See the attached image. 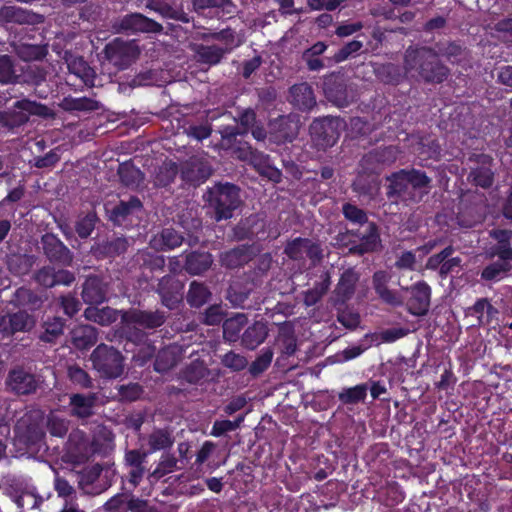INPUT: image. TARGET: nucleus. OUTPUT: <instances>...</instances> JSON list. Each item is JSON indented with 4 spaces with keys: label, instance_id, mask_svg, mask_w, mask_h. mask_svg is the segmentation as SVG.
Returning a JSON list of instances; mask_svg holds the SVG:
<instances>
[{
    "label": "nucleus",
    "instance_id": "nucleus-1",
    "mask_svg": "<svg viewBox=\"0 0 512 512\" xmlns=\"http://www.w3.org/2000/svg\"><path fill=\"white\" fill-rule=\"evenodd\" d=\"M342 214L352 224L360 226L367 224L364 233L358 229L347 231L348 234L359 238V242H350L348 252L351 255L363 256L378 251L381 246L379 227L375 222L369 221L366 211L355 204L346 202L342 205Z\"/></svg>",
    "mask_w": 512,
    "mask_h": 512
},
{
    "label": "nucleus",
    "instance_id": "nucleus-2",
    "mask_svg": "<svg viewBox=\"0 0 512 512\" xmlns=\"http://www.w3.org/2000/svg\"><path fill=\"white\" fill-rule=\"evenodd\" d=\"M432 47H408L404 55L407 70H416L420 78L429 84H441L450 75V69L434 54Z\"/></svg>",
    "mask_w": 512,
    "mask_h": 512
},
{
    "label": "nucleus",
    "instance_id": "nucleus-3",
    "mask_svg": "<svg viewBox=\"0 0 512 512\" xmlns=\"http://www.w3.org/2000/svg\"><path fill=\"white\" fill-rule=\"evenodd\" d=\"M239 188L232 183H217L208 188L204 199L214 211L216 221L228 220L240 205Z\"/></svg>",
    "mask_w": 512,
    "mask_h": 512
},
{
    "label": "nucleus",
    "instance_id": "nucleus-4",
    "mask_svg": "<svg viewBox=\"0 0 512 512\" xmlns=\"http://www.w3.org/2000/svg\"><path fill=\"white\" fill-rule=\"evenodd\" d=\"M31 115L47 119L53 118L55 113L42 103L24 98L14 102L7 110L0 111V125L13 130L26 124Z\"/></svg>",
    "mask_w": 512,
    "mask_h": 512
},
{
    "label": "nucleus",
    "instance_id": "nucleus-5",
    "mask_svg": "<svg viewBox=\"0 0 512 512\" xmlns=\"http://www.w3.org/2000/svg\"><path fill=\"white\" fill-rule=\"evenodd\" d=\"M93 368L102 378L115 379L124 372V357L119 350L107 344L98 345L91 354Z\"/></svg>",
    "mask_w": 512,
    "mask_h": 512
},
{
    "label": "nucleus",
    "instance_id": "nucleus-6",
    "mask_svg": "<svg viewBox=\"0 0 512 512\" xmlns=\"http://www.w3.org/2000/svg\"><path fill=\"white\" fill-rule=\"evenodd\" d=\"M343 121L339 117L316 118L310 125L312 140L319 149L326 150L336 144L340 137Z\"/></svg>",
    "mask_w": 512,
    "mask_h": 512
},
{
    "label": "nucleus",
    "instance_id": "nucleus-7",
    "mask_svg": "<svg viewBox=\"0 0 512 512\" xmlns=\"http://www.w3.org/2000/svg\"><path fill=\"white\" fill-rule=\"evenodd\" d=\"M269 224L260 214H251L241 219L232 229L233 237L237 241L276 239L278 232L271 234Z\"/></svg>",
    "mask_w": 512,
    "mask_h": 512
},
{
    "label": "nucleus",
    "instance_id": "nucleus-8",
    "mask_svg": "<svg viewBox=\"0 0 512 512\" xmlns=\"http://www.w3.org/2000/svg\"><path fill=\"white\" fill-rule=\"evenodd\" d=\"M104 54L109 63L124 70L139 57L140 51L135 43L116 38L105 46Z\"/></svg>",
    "mask_w": 512,
    "mask_h": 512
},
{
    "label": "nucleus",
    "instance_id": "nucleus-9",
    "mask_svg": "<svg viewBox=\"0 0 512 512\" xmlns=\"http://www.w3.org/2000/svg\"><path fill=\"white\" fill-rule=\"evenodd\" d=\"M299 133V120L293 114L279 115L268 122V139L277 145L292 142Z\"/></svg>",
    "mask_w": 512,
    "mask_h": 512
},
{
    "label": "nucleus",
    "instance_id": "nucleus-10",
    "mask_svg": "<svg viewBox=\"0 0 512 512\" xmlns=\"http://www.w3.org/2000/svg\"><path fill=\"white\" fill-rule=\"evenodd\" d=\"M7 389L17 396H28L36 393L39 388V378L24 367L17 366L8 372Z\"/></svg>",
    "mask_w": 512,
    "mask_h": 512
},
{
    "label": "nucleus",
    "instance_id": "nucleus-11",
    "mask_svg": "<svg viewBox=\"0 0 512 512\" xmlns=\"http://www.w3.org/2000/svg\"><path fill=\"white\" fill-rule=\"evenodd\" d=\"M397 157L398 149L396 146L377 147L363 155L360 160V167L366 173L380 174L386 166L393 164Z\"/></svg>",
    "mask_w": 512,
    "mask_h": 512
},
{
    "label": "nucleus",
    "instance_id": "nucleus-12",
    "mask_svg": "<svg viewBox=\"0 0 512 512\" xmlns=\"http://www.w3.org/2000/svg\"><path fill=\"white\" fill-rule=\"evenodd\" d=\"M179 173L181 180L185 184L197 187L212 175V168L204 158L191 156L181 162Z\"/></svg>",
    "mask_w": 512,
    "mask_h": 512
},
{
    "label": "nucleus",
    "instance_id": "nucleus-13",
    "mask_svg": "<svg viewBox=\"0 0 512 512\" xmlns=\"http://www.w3.org/2000/svg\"><path fill=\"white\" fill-rule=\"evenodd\" d=\"M43 254L50 263L69 267L73 263V252L53 233H45L41 236Z\"/></svg>",
    "mask_w": 512,
    "mask_h": 512
},
{
    "label": "nucleus",
    "instance_id": "nucleus-14",
    "mask_svg": "<svg viewBox=\"0 0 512 512\" xmlns=\"http://www.w3.org/2000/svg\"><path fill=\"white\" fill-rule=\"evenodd\" d=\"M36 324L35 317L26 310L0 315V334L2 338H10L16 333L29 332Z\"/></svg>",
    "mask_w": 512,
    "mask_h": 512
},
{
    "label": "nucleus",
    "instance_id": "nucleus-15",
    "mask_svg": "<svg viewBox=\"0 0 512 512\" xmlns=\"http://www.w3.org/2000/svg\"><path fill=\"white\" fill-rule=\"evenodd\" d=\"M116 27L119 32L126 34H139V33H160L163 27L155 20L146 17L141 13H130L121 17Z\"/></svg>",
    "mask_w": 512,
    "mask_h": 512
},
{
    "label": "nucleus",
    "instance_id": "nucleus-16",
    "mask_svg": "<svg viewBox=\"0 0 512 512\" xmlns=\"http://www.w3.org/2000/svg\"><path fill=\"white\" fill-rule=\"evenodd\" d=\"M184 284L172 275L163 276L155 289L161 303L169 310H175L183 299Z\"/></svg>",
    "mask_w": 512,
    "mask_h": 512
},
{
    "label": "nucleus",
    "instance_id": "nucleus-17",
    "mask_svg": "<svg viewBox=\"0 0 512 512\" xmlns=\"http://www.w3.org/2000/svg\"><path fill=\"white\" fill-rule=\"evenodd\" d=\"M184 242L189 246H195L199 243V237L194 234H188L187 238H185L174 228L168 227L163 228L159 233L154 235L150 244L158 251H170L180 247Z\"/></svg>",
    "mask_w": 512,
    "mask_h": 512
},
{
    "label": "nucleus",
    "instance_id": "nucleus-18",
    "mask_svg": "<svg viewBox=\"0 0 512 512\" xmlns=\"http://www.w3.org/2000/svg\"><path fill=\"white\" fill-rule=\"evenodd\" d=\"M323 92L325 97L337 107H347L350 104V97L347 88V81L342 74L331 73L324 77Z\"/></svg>",
    "mask_w": 512,
    "mask_h": 512
},
{
    "label": "nucleus",
    "instance_id": "nucleus-19",
    "mask_svg": "<svg viewBox=\"0 0 512 512\" xmlns=\"http://www.w3.org/2000/svg\"><path fill=\"white\" fill-rule=\"evenodd\" d=\"M108 220L116 226H126V222L143 210V203L138 196H129L127 200L121 199L112 208L106 207Z\"/></svg>",
    "mask_w": 512,
    "mask_h": 512
},
{
    "label": "nucleus",
    "instance_id": "nucleus-20",
    "mask_svg": "<svg viewBox=\"0 0 512 512\" xmlns=\"http://www.w3.org/2000/svg\"><path fill=\"white\" fill-rule=\"evenodd\" d=\"M149 452L140 449H128L124 454V466L127 469L126 480L132 487L142 481L146 473V463Z\"/></svg>",
    "mask_w": 512,
    "mask_h": 512
},
{
    "label": "nucleus",
    "instance_id": "nucleus-21",
    "mask_svg": "<svg viewBox=\"0 0 512 512\" xmlns=\"http://www.w3.org/2000/svg\"><path fill=\"white\" fill-rule=\"evenodd\" d=\"M359 279L360 273L353 267H349L341 273L333 291V302L335 306H343L353 298Z\"/></svg>",
    "mask_w": 512,
    "mask_h": 512
},
{
    "label": "nucleus",
    "instance_id": "nucleus-22",
    "mask_svg": "<svg viewBox=\"0 0 512 512\" xmlns=\"http://www.w3.org/2000/svg\"><path fill=\"white\" fill-rule=\"evenodd\" d=\"M0 22L5 24L38 25L44 22V16L18 6L5 5L0 8Z\"/></svg>",
    "mask_w": 512,
    "mask_h": 512
},
{
    "label": "nucleus",
    "instance_id": "nucleus-23",
    "mask_svg": "<svg viewBox=\"0 0 512 512\" xmlns=\"http://www.w3.org/2000/svg\"><path fill=\"white\" fill-rule=\"evenodd\" d=\"M406 174V169H400L387 177L389 184L387 186L386 195L389 199L397 200L400 198L419 202L422 196L418 198L415 197Z\"/></svg>",
    "mask_w": 512,
    "mask_h": 512
},
{
    "label": "nucleus",
    "instance_id": "nucleus-24",
    "mask_svg": "<svg viewBox=\"0 0 512 512\" xmlns=\"http://www.w3.org/2000/svg\"><path fill=\"white\" fill-rule=\"evenodd\" d=\"M66 452L75 463L88 460L91 455V447L87 434L79 429L71 431L66 442Z\"/></svg>",
    "mask_w": 512,
    "mask_h": 512
},
{
    "label": "nucleus",
    "instance_id": "nucleus-25",
    "mask_svg": "<svg viewBox=\"0 0 512 512\" xmlns=\"http://www.w3.org/2000/svg\"><path fill=\"white\" fill-rule=\"evenodd\" d=\"M431 287L425 281L411 286V297L407 302L408 311L414 316H424L430 307Z\"/></svg>",
    "mask_w": 512,
    "mask_h": 512
},
{
    "label": "nucleus",
    "instance_id": "nucleus-26",
    "mask_svg": "<svg viewBox=\"0 0 512 512\" xmlns=\"http://www.w3.org/2000/svg\"><path fill=\"white\" fill-rule=\"evenodd\" d=\"M492 157L486 154L476 155V162L479 166L471 168L468 174V180L475 186L487 189L494 182V172L492 171Z\"/></svg>",
    "mask_w": 512,
    "mask_h": 512
},
{
    "label": "nucleus",
    "instance_id": "nucleus-27",
    "mask_svg": "<svg viewBox=\"0 0 512 512\" xmlns=\"http://www.w3.org/2000/svg\"><path fill=\"white\" fill-rule=\"evenodd\" d=\"M390 280L391 275L387 271H375L372 276L373 289L384 303L391 306H400L402 304L400 295L388 287Z\"/></svg>",
    "mask_w": 512,
    "mask_h": 512
},
{
    "label": "nucleus",
    "instance_id": "nucleus-28",
    "mask_svg": "<svg viewBox=\"0 0 512 512\" xmlns=\"http://www.w3.org/2000/svg\"><path fill=\"white\" fill-rule=\"evenodd\" d=\"M254 256L255 251L253 245L242 244L223 252L220 256V261L224 267L236 269L249 263Z\"/></svg>",
    "mask_w": 512,
    "mask_h": 512
},
{
    "label": "nucleus",
    "instance_id": "nucleus-29",
    "mask_svg": "<svg viewBox=\"0 0 512 512\" xmlns=\"http://www.w3.org/2000/svg\"><path fill=\"white\" fill-rule=\"evenodd\" d=\"M107 286L97 275L88 276L83 285L81 296L85 303L99 305L106 301Z\"/></svg>",
    "mask_w": 512,
    "mask_h": 512
},
{
    "label": "nucleus",
    "instance_id": "nucleus-30",
    "mask_svg": "<svg viewBox=\"0 0 512 512\" xmlns=\"http://www.w3.org/2000/svg\"><path fill=\"white\" fill-rule=\"evenodd\" d=\"M166 317L165 312L160 310H133L125 316V320L145 329H156L165 323Z\"/></svg>",
    "mask_w": 512,
    "mask_h": 512
},
{
    "label": "nucleus",
    "instance_id": "nucleus-31",
    "mask_svg": "<svg viewBox=\"0 0 512 512\" xmlns=\"http://www.w3.org/2000/svg\"><path fill=\"white\" fill-rule=\"evenodd\" d=\"M129 243L126 237H112L95 243L92 247L94 255L101 258H115L128 250Z\"/></svg>",
    "mask_w": 512,
    "mask_h": 512
},
{
    "label": "nucleus",
    "instance_id": "nucleus-32",
    "mask_svg": "<svg viewBox=\"0 0 512 512\" xmlns=\"http://www.w3.org/2000/svg\"><path fill=\"white\" fill-rule=\"evenodd\" d=\"M289 92L290 103L302 112L310 111L316 105L314 91L306 82L293 85Z\"/></svg>",
    "mask_w": 512,
    "mask_h": 512
},
{
    "label": "nucleus",
    "instance_id": "nucleus-33",
    "mask_svg": "<svg viewBox=\"0 0 512 512\" xmlns=\"http://www.w3.org/2000/svg\"><path fill=\"white\" fill-rule=\"evenodd\" d=\"M14 52L23 61L42 60L48 54L47 44L35 42V44H26V37H20L12 43Z\"/></svg>",
    "mask_w": 512,
    "mask_h": 512
},
{
    "label": "nucleus",
    "instance_id": "nucleus-34",
    "mask_svg": "<svg viewBox=\"0 0 512 512\" xmlns=\"http://www.w3.org/2000/svg\"><path fill=\"white\" fill-rule=\"evenodd\" d=\"M97 395L95 393L80 394L75 393L70 396L69 405L71 414L78 418H89L93 415V409L96 405Z\"/></svg>",
    "mask_w": 512,
    "mask_h": 512
},
{
    "label": "nucleus",
    "instance_id": "nucleus-35",
    "mask_svg": "<svg viewBox=\"0 0 512 512\" xmlns=\"http://www.w3.org/2000/svg\"><path fill=\"white\" fill-rule=\"evenodd\" d=\"M181 359V349L177 345H169L155 354L154 370L165 373L171 370Z\"/></svg>",
    "mask_w": 512,
    "mask_h": 512
},
{
    "label": "nucleus",
    "instance_id": "nucleus-36",
    "mask_svg": "<svg viewBox=\"0 0 512 512\" xmlns=\"http://www.w3.org/2000/svg\"><path fill=\"white\" fill-rule=\"evenodd\" d=\"M213 258L209 252L192 251L185 257L184 270L190 275H200L212 265Z\"/></svg>",
    "mask_w": 512,
    "mask_h": 512
},
{
    "label": "nucleus",
    "instance_id": "nucleus-37",
    "mask_svg": "<svg viewBox=\"0 0 512 512\" xmlns=\"http://www.w3.org/2000/svg\"><path fill=\"white\" fill-rule=\"evenodd\" d=\"M37 257L33 254L10 253L6 257L7 269L15 276L27 275L35 265Z\"/></svg>",
    "mask_w": 512,
    "mask_h": 512
},
{
    "label": "nucleus",
    "instance_id": "nucleus-38",
    "mask_svg": "<svg viewBox=\"0 0 512 512\" xmlns=\"http://www.w3.org/2000/svg\"><path fill=\"white\" fill-rule=\"evenodd\" d=\"M59 108L68 113L94 112L100 108V103L89 97L65 96L58 104Z\"/></svg>",
    "mask_w": 512,
    "mask_h": 512
},
{
    "label": "nucleus",
    "instance_id": "nucleus-39",
    "mask_svg": "<svg viewBox=\"0 0 512 512\" xmlns=\"http://www.w3.org/2000/svg\"><path fill=\"white\" fill-rule=\"evenodd\" d=\"M147 7L158 13L163 19L174 20L182 23L190 21L189 15L180 6L172 5L164 1H153Z\"/></svg>",
    "mask_w": 512,
    "mask_h": 512
},
{
    "label": "nucleus",
    "instance_id": "nucleus-40",
    "mask_svg": "<svg viewBox=\"0 0 512 512\" xmlns=\"http://www.w3.org/2000/svg\"><path fill=\"white\" fill-rule=\"evenodd\" d=\"M267 335V326L263 322L256 321L244 331L241 342L245 348L253 350L265 341Z\"/></svg>",
    "mask_w": 512,
    "mask_h": 512
},
{
    "label": "nucleus",
    "instance_id": "nucleus-41",
    "mask_svg": "<svg viewBox=\"0 0 512 512\" xmlns=\"http://www.w3.org/2000/svg\"><path fill=\"white\" fill-rule=\"evenodd\" d=\"M438 58L443 57L451 64H458L464 52V48L456 41H438L432 47Z\"/></svg>",
    "mask_w": 512,
    "mask_h": 512
},
{
    "label": "nucleus",
    "instance_id": "nucleus-42",
    "mask_svg": "<svg viewBox=\"0 0 512 512\" xmlns=\"http://www.w3.org/2000/svg\"><path fill=\"white\" fill-rule=\"evenodd\" d=\"M195 53L197 56V61L200 64H205L208 66H215L221 63L224 56L227 53V50L222 49V47L218 45H204L200 44L195 49Z\"/></svg>",
    "mask_w": 512,
    "mask_h": 512
},
{
    "label": "nucleus",
    "instance_id": "nucleus-43",
    "mask_svg": "<svg viewBox=\"0 0 512 512\" xmlns=\"http://www.w3.org/2000/svg\"><path fill=\"white\" fill-rule=\"evenodd\" d=\"M331 286V276L329 272H324L320 276V281L314 283L311 289L304 292V304L307 307L316 305L328 292Z\"/></svg>",
    "mask_w": 512,
    "mask_h": 512
},
{
    "label": "nucleus",
    "instance_id": "nucleus-44",
    "mask_svg": "<svg viewBox=\"0 0 512 512\" xmlns=\"http://www.w3.org/2000/svg\"><path fill=\"white\" fill-rule=\"evenodd\" d=\"M512 270L509 262L498 259L486 265L480 272V278L484 282H499Z\"/></svg>",
    "mask_w": 512,
    "mask_h": 512
},
{
    "label": "nucleus",
    "instance_id": "nucleus-45",
    "mask_svg": "<svg viewBox=\"0 0 512 512\" xmlns=\"http://www.w3.org/2000/svg\"><path fill=\"white\" fill-rule=\"evenodd\" d=\"M179 173V165L172 160H165L156 170L154 184L156 187L170 186Z\"/></svg>",
    "mask_w": 512,
    "mask_h": 512
},
{
    "label": "nucleus",
    "instance_id": "nucleus-46",
    "mask_svg": "<svg viewBox=\"0 0 512 512\" xmlns=\"http://www.w3.org/2000/svg\"><path fill=\"white\" fill-rule=\"evenodd\" d=\"M190 2L193 11L199 15L211 9H220L225 14H232L236 9L232 0H190Z\"/></svg>",
    "mask_w": 512,
    "mask_h": 512
},
{
    "label": "nucleus",
    "instance_id": "nucleus-47",
    "mask_svg": "<svg viewBox=\"0 0 512 512\" xmlns=\"http://www.w3.org/2000/svg\"><path fill=\"white\" fill-rule=\"evenodd\" d=\"M211 297V291L208 286L196 280L192 281L189 285L187 292V303L194 308H200L206 304Z\"/></svg>",
    "mask_w": 512,
    "mask_h": 512
},
{
    "label": "nucleus",
    "instance_id": "nucleus-48",
    "mask_svg": "<svg viewBox=\"0 0 512 512\" xmlns=\"http://www.w3.org/2000/svg\"><path fill=\"white\" fill-rule=\"evenodd\" d=\"M136 262L143 271L148 270L151 273L162 272L165 267L164 256L147 250L139 251L137 253Z\"/></svg>",
    "mask_w": 512,
    "mask_h": 512
},
{
    "label": "nucleus",
    "instance_id": "nucleus-49",
    "mask_svg": "<svg viewBox=\"0 0 512 512\" xmlns=\"http://www.w3.org/2000/svg\"><path fill=\"white\" fill-rule=\"evenodd\" d=\"M248 318L245 314L238 313L235 316L223 321V336L229 342H235L239 339L240 332L247 324Z\"/></svg>",
    "mask_w": 512,
    "mask_h": 512
},
{
    "label": "nucleus",
    "instance_id": "nucleus-50",
    "mask_svg": "<svg viewBox=\"0 0 512 512\" xmlns=\"http://www.w3.org/2000/svg\"><path fill=\"white\" fill-rule=\"evenodd\" d=\"M12 498L18 508L27 510L39 508L44 501L35 489L27 488L15 491Z\"/></svg>",
    "mask_w": 512,
    "mask_h": 512
},
{
    "label": "nucleus",
    "instance_id": "nucleus-51",
    "mask_svg": "<svg viewBox=\"0 0 512 512\" xmlns=\"http://www.w3.org/2000/svg\"><path fill=\"white\" fill-rule=\"evenodd\" d=\"M13 302L16 306L26 307L31 310L39 309L42 305L41 297L33 290L24 286L16 289L13 295Z\"/></svg>",
    "mask_w": 512,
    "mask_h": 512
},
{
    "label": "nucleus",
    "instance_id": "nucleus-52",
    "mask_svg": "<svg viewBox=\"0 0 512 512\" xmlns=\"http://www.w3.org/2000/svg\"><path fill=\"white\" fill-rule=\"evenodd\" d=\"M177 458L173 454H162L156 468L148 474V480L151 483L158 482L161 478L172 473L177 468Z\"/></svg>",
    "mask_w": 512,
    "mask_h": 512
},
{
    "label": "nucleus",
    "instance_id": "nucleus-53",
    "mask_svg": "<svg viewBox=\"0 0 512 512\" xmlns=\"http://www.w3.org/2000/svg\"><path fill=\"white\" fill-rule=\"evenodd\" d=\"M209 370L204 361L194 360L181 372V379L189 384H198L208 376Z\"/></svg>",
    "mask_w": 512,
    "mask_h": 512
},
{
    "label": "nucleus",
    "instance_id": "nucleus-54",
    "mask_svg": "<svg viewBox=\"0 0 512 512\" xmlns=\"http://www.w3.org/2000/svg\"><path fill=\"white\" fill-rule=\"evenodd\" d=\"M72 340L76 348L89 349L97 341L96 329L89 325L78 327L73 331Z\"/></svg>",
    "mask_w": 512,
    "mask_h": 512
},
{
    "label": "nucleus",
    "instance_id": "nucleus-55",
    "mask_svg": "<svg viewBox=\"0 0 512 512\" xmlns=\"http://www.w3.org/2000/svg\"><path fill=\"white\" fill-rule=\"evenodd\" d=\"M65 320L61 317L54 316L48 318L43 323L44 331L40 334L39 339L43 342L53 343L63 334Z\"/></svg>",
    "mask_w": 512,
    "mask_h": 512
},
{
    "label": "nucleus",
    "instance_id": "nucleus-56",
    "mask_svg": "<svg viewBox=\"0 0 512 512\" xmlns=\"http://www.w3.org/2000/svg\"><path fill=\"white\" fill-rule=\"evenodd\" d=\"M120 181L126 187L138 186L143 180V173L133 164L122 163L118 168Z\"/></svg>",
    "mask_w": 512,
    "mask_h": 512
},
{
    "label": "nucleus",
    "instance_id": "nucleus-57",
    "mask_svg": "<svg viewBox=\"0 0 512 512\" xmlns=\"http://www.w3.org/2000/svg\"><path fill=\"white\" fill-rule=\"evenodd\" d=\"M67 376L70 382L79 389H90L93 387V379L89 373L78 365L69 366Z\"/></svg>",
    "mask_w": 512,
    "mask_h": 512
},
{
    "label": "nucleus",
    "instance_id": "nucleus-58",
    "mask_svg": "<svg viewBox=\"0 0 512 512\" xmlns=\"http://www.w3.org/2000/svg\"><path fill=\"white\" fill-rule=\"evenodd\" d=\"M86 319L98 323L102 326L109 325L116 320L115 312L110 307L99 309L97 307H88L84 311Z\"/></svg>",
    "mask_w": 512,
    "mask_h": 512
},
{
    "label": "nucleus",
    "instance_id": "nucleus-59",
    "mask_svg": "<svg viewBox=\"0 0 512 512\" xmlns=\"http://www.w3.org/2000/svg\"><path fill=\"white\" fill-rule=\"evenodd\" d=\"M19 78L12 57L7 54L0 55V83L15 84L20 82Z\"/></svg>",
    "mask_w": 512,
    "mask_h": 512
},
{
    "label": "nucleus",
    "instance_id": "nucleus-60",
    "mask_svg": "<svg viewBox=\"0 0 512 512\" xmlns=\"http://www.w3.org/2000/svg\"><path fill=\"white\" fill-rule=\"evenodd\" d=\"M173 443V437L165 429L154 430L148 437V445L152 452L170 448Z\"/></svg>",
    "mask_w": 512,
    "mask_h": 512
},
{
    "label": "nucleus",
    "instance_id": "nucleus-61",
    "mask_svg": "<svg viewBox=\"0 0 512 512\" xmlns=\"http://www.w3.org/2000/svg\"><path fill=\"white\" fill-rule=\"evenodd\" d=\"M368 387L366 384H359L354 387L345 388L339 394L338 398L343 404H357L365 400Z\"/></svg>",
    "mask_w": 512,
    "mask_h": 512
},
{
    "label": "nucleus",
    "instance_id": "nucleus-62",
    "mask_svg": "<svg viewBox=\"0 0 512 512\" xmlns=\"http://www.w3.org/2000/svg\"><path fill=\"white\" fill-rule=\"evenodd\" d=\"M212 40L221 41L225 44L222 49L231 53L235 48L239 47L242 43L236 37V32L230 27H226L220 31L213 32L209 35Z\"/></svg>",
    "mask_w": 512,
    "mask_h": 512
},
{
    "label": "nucleus",
    "instance_id": "nucleus-63",
    "mask_svg": "<svg viewBox=\"0 0 512 512\" xmlns=\"http://www.w3.org/2000/svg\"><path fill=\"white\" fill-rule=\"evenodd\" d=\"M418 145L419 153L425 155L427 159L438 160L441 157V145L436 138L421 136Z\"/></svg>",
    "mask_w": 512,
    "mask_h": 512
},
{
    "label": "nucleus",
    "instance_id": "nucleus-64",
    "mask_svg": "<svg viewBox=\"0 0 512 512\" xmlns=\"http://www.w3.org/2000/svg\"><path fill=\"white\" fill-rule=\"evenodd\" d=\"M20 77L23 83L39 88L45 84L47 72L39 66H28Z\"/></svg>",
    "mask_w": 512,
    "mask_h": 512
}]
</instances>
